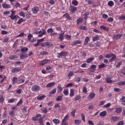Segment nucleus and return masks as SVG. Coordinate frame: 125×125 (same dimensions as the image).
<instances>
[{"label":"nucleus","mask_w":125,"mask_h":125,"mask_svg":"<svg viewBox=\"0 0 125 125\" xmlns=\"http://www.w3.org/2000/svg\"><path fill=\"white\" fill-rule=\"evenodd\" d=\"M4 102V99L3 98V96L1 95V97L0 98V103L2 104Z\"/></svg>","instance_id":"nucleus-56"},{"label":"nucleus","mask_w":125,"mask_h":125,"mask_svg":"<svg viewBox=\"0 0 125 125\" xmlns=\"http://www.w3.org/2000/svg\"><path fill=\"white\" fill-rule=\"evenodd\" d=\"M40 89H41V88L39 86L37 85H33L31 88L32 91H34V92H37V91H40Z\"/></svg>","instance_id":"nucleus-5"},{"label":"nucleus","mask_w":125,"mask_h":125,"mask_svg":"<svg viewBox=\"0 0 125 125\" xmlns=\"http://www.w3.org/2000/svg\"><path fill=\"white\" fill-rule=\"evenodd\" d=\"M19 71H21L20 67H15L12 69L11 72L12 73H18V72H19Z\"/></svg>","instance_id":"nucleus-15"},{"label":"nucleus","mask_w":125,"mask_h":125,"mask_svg":"<svg viewBox=\"0 0 125 125\" xmlns=\"http://www.w3.org/2000/svg\"><path fill=\"white\" fill-rule=\"evenodd\" d=\"M83 19L82 18H79L77 20V25H80L81 23H83Z\"/></svg>","instance_id":"nucleus-33"},{"label":"nucleus","mask_w":125,"mask_h":125,"mask_svg":"<svg viewBox=\"0 0 125 125\" xmlns=\"http://www.w3.org/2000/svg\"><path fill=\"white\" fill-rule=\"evenodd\" d=\"M99 115L100 117H105V116L107 115V112H106V111H104L103 112H100Z\"/></svg>","instance_id":"nucleus-32"},{"label":"nucleus","mask_w":125,"mask_h":125,"mask_svg":"<svg viewBox=\"0 0 125 125\" xmlns=\"http://www.w3.org/2000/svg\"><path fill=\"white\" fill-rule=\"evenodd\" d=\"M81 117L82 121H83L84 123H85V116H84V114H83V113L81 114Z\"/></svg>","instance_id":"nucleus-52"},{"label":"nucleus","mask_w":125,"mask_h":125,"mask_svg":"<svg viewBox=\"0 0 125 125\" xmlns=\"http://www.w3.org/2000/svg\"><path fill=\"white\" fill-rule=\"evenodd\" d=\"M88 124L89 125H94V123H93V121H92V120H89L88 121Z\"/></svg>","instance_id":"nucleus-64"},{"label":"nucleus","mask_w":125,"mask_h":125,"mask_svg":"<svg viewBox=\"0 0 125 125\" xmlns=\"http://www.w3.org/2000/svg\"><path fill=\"white\" fill-rule=\"evenodd\" d=\"M88 42H89V37H88V36H86L83 42V44H84V45H86V44L88 43Z\"/></svg>","instance_id":"nucleus-24"},{"label":"nucleus","mask_w":125,"mask_h":125,"mask_svg":"<svg viewBox=\"0 0 125 125\" xmlns=\"http://www.w3.org/2000/svg\"><path fill=\"white\" fill-rule=\"evenodd\" d=\"M28 50H29V48L26 47H22L21 49V51L22 53H23V52H27Z\"/></svg>","instance_id":"nucleus-20"},{"label":"nucleus","mask_w":125,"mask_h":125,"mask_svg":"<svg viewBox=\"0 0 125 125\" xmlns=\"http://www.w3.org/2000/svg\"><path fill=\"white\" fill-rule=\"evenodd\" d=\"M24 36H25V33H24V32H21L19 35L17 36L16 38H19V37L22 38V37H24Z\"/></svg>","instance_id":"nucleus-49"},{"label":"nucleus","mask_w":125,"mask_h":125,"mask_svg":"<svg viewBox=\"0 0 125 125\" xmlns=\"http://www.w3.org/2000/svg\"><path fill=\"white\" fill-rule=\"evenodd\" d=\"M32 38H33V36L32 34H30L27 36V41H30L32 40Z\"/></svg>","instance_id":"nucleus-53"},{"label":"nucleus","mask_w":125,"mask_h":125,"mask_svg":"<svg viewBox=\"0 0 125 125\" xmlns=\"http://www.w3.org/2000/svg\"><path fill=\"white\" fill-rule=\"evenodd\" d=\"M2 7L4 9H8L9 8H11V5L7 3L2 4Z\"/></svg>","instance_id":"nucleus-10"},{"label":"nucleus","mask_w":125,"mask_h":125,"mask_svg":"<svg viewBox=\"0 0 125 125\" xmlns=\"http://www.w3.org/2000/svg\"><path fill=\"white\" fill-rule=\"evenodd\" d=\"M100 29L101 30H104V31H109V28L104 25L101 26Z\"/></svg>","instance_id":"nucleus-29"},{"label":"nucleus","mask_w":125,"mask_h":125,"mask_svg":"<svg viewBox=\"0 0 125 125\" xmlns=\"http://www.w3.org/2000/svg\"><path fill=\"white\" fill-rule=\"evenodd\" d=\"M13 82H12V84H15L16 83L18 82V78H17V77H13Z\"/></svg>","instance_id":"nucleus-23"},{"label":"nucleus","mask_w":125,"mask_h":125,"mask_svg":"<svg viewBox=\"0 0 125 125\" xmlns=\"http://www.w3.org/2000/svg\"><path fill=\"white\" fill-rule=\"evenodd\" d=\"M74 95H75V90H74L73 89H70L69 96L70 97H73Z\"/></svg>","instance_id":"nucleus-22"},{"label":"nucleus","mask_w":125,"mask_h":125,"mask_svg":"<svg viewBox=\"0 0 125 125\" xmlns=\"http://www.w3.org/2000/svg\"><path fill=\"white\" fill-rule=\"evenodd\" d=\"M122 100V104L123 106H125V97L123 96L121 99Z\"/></svg>","instance_id":"nucleus-42"},{"label":"nucleus","mask_w":125,"mask_h":125,"mask_svg":"<svg viewBox=\"0 0 125 125\" xmlns=\"http://www.w3.org/2000/svg\"><path fill=\"white\" fill-rule=\"evenodd\" d=\"M72 76H74V72L73 71H70L69 73H68V78H70L71 77H72Z\"/></svg>","instance_id":"nucleus-55"},{"label":"nucleus","mask_w":125,"mask_h":125,"mask_svg":"<svg viewBox=\"0 0 125 125\" xmlns=\"http://www.w3.org/2000/svg\"><path fill=\"white\" fill-rule=\"evenodd\" d=\"M62 99L63 98H62V95L59 96L56 98V101H57V102L61 101Z\"/></svg>","instance_id":"nucleus-44"},{"label":"nucleus","mask_w":125,"mask_h":125,"mask_svg":"<svg viewBox=\"0 0 125 125\" xmlns=\"http://www.w3.org/2000/svg\"><path fill=\"white\" fill-rule=\"evenodd\" d=\"M47 33H48V34H52L53 33V29L52 28L48 29L47 30Z\"/></svg>","instance_id":"nucleus-45"},{"label":"nucleus","mask_w":125,"mask_h":125,"mask_svg":"<svg viewBox=\"0 0 125 125\" xmlns=\"http://www.w3.org/2000/svg\"><path fill=\"white\" fill-rule=\"evenodd\" d=\"M51 60L48 59H44L40 63V66H43L45 65V64H48L50 62H51Z\"/></svg>","instance_id":"nucleus-3"},{"label":"nucleus","mask_w":125,"mask_h":125,"mask_svg":"<svg viewBox=\"0 0 125 125\" xmlns=\"http://www.w3.org/2000/svg\"><path fill=\"white\" fill-rule=\"evenodd\" d=\"M63 93L64 95H65V96H67V95H69V90H68V89H64Z\"/></svg>","instance_id":"nucleus-34"},{"label":"nucleus","mask_w":125,"mask_h":125,"mask_svg":"<svg viewBox=\"0 0 125 125\" xmlns=\"http://www.w3.org/2000/svg\"><path fill=\"white\" fill-rule=\"evenodd\" d=\"M40 55H48V52L43 51L40 52Z\"/></svg>","instance_id":"nucleus-38"},{"label":"nucleus","mask_w":125,"mask_h":125,"mask_svg":"<svg viewBox=\"0 0 125 125\" xmlns=\"http://www.w3.org/2000/svg\"><path fill=\"white\" fill-rule=\"evenodd\" d=\"M113 54H108L105 56V58H112Z\"/></svg>","instance_id":"nucleus-62"},{"label":"nucleus","mask_w":125,"mask_h":125,"mask_svg":"<svg viewBox=\"0 0 125 125\" xmlns=\"http://www.w3.org/2000/svg\"><path fill=\"white\" fill-rule=\"evenodd\" d=\"M17 57V56L16 55H11L9 57V59L10 60H13V59H15Z\"/></svg>","instance_id":"nucleus-43"},{"label":"nucleus","mask_w":125,"mask_h":125,"mask_svg":"<svg viewBox=\"0 0 125 125\" xmlns=\"http://www.w3.org/2000/svg\"><path fill=\"white\" fill-rule=\"evenodd\" d=\"M119 85H125V81H121L118 83Z\"/></svg>","instance_id":"nucleus-60"},{"label":"nucleus","mask_w":125,"mask_h":125,"mask_svg":"<svg viewBox=\"0 0 125 125\" xmlns=\"http://www.w3.org/2000/svg\"><path fill=\"white\" fill-rule=\"evenodd\" d=\"M123 111V108L121 107H118L116 109L115 112L117 113V114H121L122 111Z\"/></svg>","instance_id":"nucleus-19"},{"label":"nucleus","mask_w":125,"mask_h":125,"mask_svg":"<svg viewBox=\"0 0 125 125\" xmlns=\"http://www.w3.org/2000/svg\"><path fill=\"white\" fill-rule=\"evenodd\" d=\"M19 14L20 16L23 17L24 18H25V12L21 11L19 13Z\"/></svg>","instance_id":"nucleus-47"},{"label":"nucleus","mask_w":125,"mask_h":125,"mask_svg":"<svg viewBox=\"0 0 125 125\" xmlns=\"http://www.w3.org/2000/svg\"><path fill=\"white\" fill-rule=\"evenodd\" d=\"M23 103V100L22 99H21L19 102L17 104V106H20V105H22V104Z\"/></svg>","instance_id":"nucleus-59"},{"label":"nucleus","mask_w":125,"mask_h":125,"mask_svg":"<svg viewBox=\"0 0 125 125\" xmlns=\"http://www.w3.org/2000/svg\"><path fill=\"white\" fill-rule=\"evenodd\" d=\"M27 58H28V55L26 53L20 55V59H21V60Z\"/></svg>","instance_id":"nucleus-14"},{"label":"nucleus","mask_w":125,"mask_h":125,"mask_svg":"<svg viewBox=\"0 0 125 125\" xmlns=\"http://www.w3.org/2000/svg\"><path fill=\"white\" fill-rule=\"evenodd\" d=\"M94 60V57H92L91 58H89L86 60V62L88 63H91L92 61Z\"/></svg>","instance_id":"nucleus-30"},{"label":"nucleus","mask_w":125,"mask_h":125,"mask_svg":"<svg viewBox=\"0 0 125 125\" xmlns=\"http://www.w3.org/2000/svg\"><path fill=\"white\" fill-rule=\"evenodd\" d=\"M113 21H114V18H113L110 17L107 20V22H113Z\"/></svg>","instance_id":"nucleus-63"},{"label":"nucleus","mask_w":125,"mask_h":125,"mask_svg":"<svg viewBox=\"0 0 125 125\" xmlns=\"http://www.w3.org/2000/svg\"><path fill=\"white\" fill-rule=\"evenodd\" d=\"M81 98H82V97H81V96H80V95H78L75 97V98L74 99V101L76 102V101H77V100H80V99H81Z\"/></svg>","instance_id":"nucleus-46"},{"label":"nucleus","mask_w":125,"mask_h":125,"mask_svg":"<svg viewBox=\"0 0 125 125\" xmlns=\"http://www.w3.org/2000/svg\"><path fill=\"white\" fill-rule=\"evenodd\" d=\"M44 98H45V95L41 96L37 98V100H42Z\"/></svg>","instance_id":"nucleus-54"},{"label":"nucleus","mask_w":125,"mask_h":125,"mask_svg":"<svg viewBox=\"0 0 125 125\" xmlns=\"http://www.w3.org/2000/svg\"><path fill=\"white\" fill-rule=\"evenodd\" d=\"M82 43V41H76L72 44V46H76L77 44H81Z\"/></svg>","instance_id":"nucleus-28"},{"label":"nucleus","mask_w":125,"mask_h":125,"mask_svg":"<svg viewBox=\"0 0 125 125\" xmlns=\"http://www.w3.org/2000/svg\"><path fill=\"white\" fill-rule=\"evenodd\" d=\"M42 117V114H37L35 116L33 117L32 118V120L34 121V122H36V121H38V118H41Z\"/></svg>","instance_id":"nucleus-12"},{"label":"nucleus","mask_w":125,"mask_h":125,"mask_svg":"<svg viewBox=\"0 0 125 125\" xmlns=\"http://www.w3.org/2000/svg\"><path fill=\"white\" fill-rule=\"evenodd\" d=\"M121 37H123V35L121 34H118L117 35L114 34L113 37V41H117L118 40H120Z\"/></svg>","instance_id":"nucleus-6"},{"label":"nucleus","mask_w":125,"mask_h":125,"mask_svg":"<svg viewBox=\"0 0 125 125\" xmlns=\"http://www.w3.org/2000/svg\"><path fill=\"white\" fill-rule=\"evenodd\" d=\"M56 84L55 82H51L46 84V87L47 88H50V87H52V86H54Z\"/></svg>","instance_id":"nucleus-11"},{"label":"nucleus","mask_w":125,"mask_h":125,"mask_svg":"<svg viewBox=\"0 0 125 125\" xmlns=\"http://www.w3.org/2000/svg\"><path fill=\"white\" fill-rule=\"evenodd\" d=\"M18 82L19 84L20 83H24L25 82V80L23 78H21V77L19 78Z\"/></svg>","instance_id":"nucleus-26"},{"label":"nucleus","mask_w":125,"mask_h":125,"mask_svg":"<svg viewBox=\"0 0 125 125\" xmlns=\"http://www.w3.org/2000/svg\"><path fill=\"white\" fill-rule=\"evenodd\" d=\"M41 46H42V47H45L47 46H49V47H51V46H53V44L48 42H45L44 43H41Z\"/></svg>","instance_id":"nucleus-2"},{"label":"nucleus","mask_w":125,"mask_h":125,"mask_svg":"<svg viewBox=\"0 0 125 125\" xmlns=\"http://www.w3.org/2000/svg\"><path fill=\"white\" fill-rule=\"evenodd\" d=\"M107 5H108L110 7H112V6H114V2L113 1H109L107 3Z\"/></svg>","instance_id":"nucleus-37"},{"label":"nucleus","mask_w":125,"mask_h":125,"mask_svg":"<svg viewBox=\"0 0 125 125\" xmlns=\"http://www.w3.org/2000/svg\"><path fill=\"white\" fill-rule=\"evenodd\" d=\"M89 14V13L86 12L84 14V20H87V18H88V15Z\"/></svg>","instance_id":"nucleus-48"},{"label":"nucleus","mask_w":125,"mask_h":125,"mask_svg":"<svg viewBox=\"0 0 125 125\" xmlns=\"http://www.w3.org/2000/svg\"><path fill=\"white\" fill-rule=\"evenodd\" d=\"M9 115L11 116V117H14V115H15V113H14V111L12 110L11 112H10L9 113Z\"/></svg>","instance_id":"nucleus-57"},{"label":"nucleus","mask_w":125,"mask_h":125,"mask_svg":"<svg viewBox=\"0 0 125 125\" xmlns=\"http://www.w3.org/2000/svg\"><path fill=\"white\" fill-rule=\"evenodd\" d=\"M39 35H38V37L39 38H42V36H44L45 34H46V31H45V29H42V30H40L39 31Z\"/></svg>","instance_id":"nucleus-4"},{"label":"nucleus","mask_w":125,"mask_h":125,"mask_svg":"<svg viewBox=\"0 0 125 125\" xmlns=\"http://www.w3.org/2000/svg\"><path fill=\"white\" fill-rule=\"evenodd\" d=\"M77 10H78V8L77 7L74 6H70V12H71V13H74V12H75Z\"/></svg>","instance_id":"nucleus-13"},{"label":"nucleus","mask_w":125,"mask_h":125,"mask_svg":"<svg viewBox=\"0 0 125 125\" xmlns=\"http://www.w3.org/2000/svg\"><path fill=\"white\" fill-rule=\"evenodd\" d=\"M32 10L33 14H37V13L39 12L40 9H39V7L35 6L34 7L32 8Z\"/></svg>","instance_id":"nucleus-9"},{"label":"nucleus","mask_w":125,"mask_h":125,"mask_svg":"<svg viewBox=\"0 0 125 125\" xmlns=\"http://www.w3.org/2000/svg\"><path fill=\"white\" fill-rule=\"evenodd\" d=\"M24 22V19L22 18H20L19 21L17 22V23L19 25H20L21 23H23Z\"/></svg>","instance_id":"nucleus-39"},{"label":"nucleus","mask_w":125,"mask_h":125,"mask_svg":"<svg viewBox=\"0 0 125 125\" xmlns=\"http://www.w3.org/2000/svg\"><path fill=\"white\" fill-rule=\"evenodd\" d=\"M120 120V117L118 116H113L111 117V121L113 122H118Z\"/></svg>","instance_id":"nucleus-16"},{"label":"nucleus","mask_w":125,"mask_h":125,"mask_svg":"<svg viewBox=\"0 0 125 125\" xmlns=\"http://www.w3.org/2000/svg\"><path fill=\"white\" fill-rule=\"evenodd\" d=\"M63 17H65L66 19H68V20H72V18L70 16L68 13H65L63 15Z\"/></svg>","instance_id":"nucleus-18"},{"label":"nucleus","mask_w":125,"mask_h":125,"mask_svg":"<svg viewBox=\"0 0 125 125\" xmlns=\"http://www.w3.org/2000/svg\"><path fill=\"white\" fill-rule=\"evenodd\" d=\"M57 89H58V92H62V90H63V88H62V86H61V84H58Z\"/></svg>","instance_id":"nucleus-25"},{"label":"nucleus","mask_w":125,"mask_h":125,"mask_svg":"<svg viewBox=\"0 0 125 125\" xmlns=\"http://www.w3.org/2000/svg\"><path fill=\"white\" fill-rule=\"evenodd\" d=\"M56 88H55L54 89H53L51 92L49 93V94L50 95H53L54 94H55L56 93Z\"/></svg>","instance_id":"nucleus-36"},{"label":"nucleus","mask_w":125,"mask_h":125,"mask_svg":"<svg viewBox=\"0 0 125 125\" xmlns=\"http://www.w3.org/2000/svg\"><path fill=\"white\" fill-rule=\"evenodd\" d=\"M42 112H43V113L44 114H46V113H47V109L45 107L43 108H42Z\"/></svg>","instance_id":"nucleus-61"},{"label":"nucleus","mask_w":125,"mask_h":125,"mask_svg":"<svg viewBox=\"0 0 125 125\" xmlns=\"http://www.w3.org/2000/svg\"><path fill=\"white\" fill-rule=\"evenodd\" d=\"M9 17L11 20H15V19H17V18H20V17L17 15H10Z\"/></svg>","instance_id":"nucleus-17"},{"label":"nucleus","mask_w":125,"mask_h":125,"mask_svg":"<svg viewBox=\"0 0 125 125\" xmlns=\"http://www.w3.org/2000/svg\"><path fill=\"white\" fill-rule=\"evenodd\" d=\"M72 3L73 5H74L75 6H78L79 4V2L77 0H73L72 1Z\"/></svg>","instance_id":"nucleus-31"},{"label":"nucleus","mask_w":125,"mask_h":125,"mask_svg":"<svg viewBox=\"0 0 125 125\" xmlns=\"http://www.w3.org/2000/svg\"><path fill=\"white\" fill-rule=\"evenodd\" d=\"M59 39L61 42L64 40V33H61L59 36Z\"/></svg>","instance_id":"nucleus-21"},{"label":"nucleus","mask_w":125,"mask_h":125,"mask_svg":"<svg viewBox=\"0 0 125 125\" xmlns=\"http://www.w3.org/2000/svg\"><path fill=\"white\" fill-rule=\"evenodd\" d=\"M74 123H75V125H80V123H82V121H81L80 120L76 119L74 121Z\"/></svg>","instance_id":"nucleus-51"},{"label":"nucleus","mask_w":125,"mask_h":125,"mask_svg":"<svg viewBox=\"0 0 125 125\" xmlns=\"http://www.w3.org/2000/svg\"><path fill=\"white\" fill-rule=\"evenodd\" d=\"M68 55V53L66 51H62L61 53L58 54L57 56L58 58H60L62 56H67Z\"/></svg>","instance_id":"nucleus-7"},{"label":"nucleus","mask_w":125,"mask_h":125,"mask_svg":"<svg viewBox=\"0 0 125 125\" xmlns=\"http://www.w3.org/2000/svg\"><path fill=\"white\" fill-rule=\"evenodd\" d=\"M69 120V115L67 114L62 120V125H69L67 121Z\"/></svg>","instance_id":"nucleus-1"},{"label":"nucleus","mask_w":125,"mask_h":125,"mask_svg":"<svg viewBox=\"0 0 125 125\" xmlns=\"http://www.w3.org/2000/svg\"><path fill=\"white\" fill-rule=\"evenodd\" d=\"M106 82L108 83H113V81L110 79V78H106Z\"/></svg>","instance_id":"nucleus-50"},{"label":"nucleus","mask_w":125,"mask_h":125,"mask_svg":"<svg viewBox=\"0 0 125 125\" xmlns=\"http://www.w3.org/2000/svg\"><path fill=\"white\" fill-rule=\"evenodd\" d=\"M53 122L55 125H58L60 123V121L58 119H55L53 120Z\"/></svg>","instance_id":"nucleus-41"},{"label":"nucleus","mask_w":125,"mask_h":125,"mask_svg":"<svg viewBox=\"0 0 125 125\" xmlns=\"http://www.w3.org/2000/svg\"><path fill=\"white\" fill-rule=\"evenodd\" d=\"M99 36L97 35L95 37H92V41L93 42H96V41H99Z\"/></svg>","instance_id":"nucleus-35"},{"label":"nucleus","mask_w":125,"mask_h":125,"mask_svg":"<svg viewBox=\"0 0 125 125\" xmlns=\"http://www.w3.org/2000/svg\"><path fill=\"white\" fill-rule=\"evenodd\" d=\"M112 58L110 60V62H113L117 60V57L114 54H112Z\"/></svg>","instance_id":"nucleus-27"},{"label":"nucleus","mask_w":125,"mask_h":125,"mask_svg":"<svg viewBox=\"0 0 125 125\" xmlns=\"http://www.w3.org/2000/svg\"><path fill=\"white\" fill-rule=\"evenodd\" d=\"M15 101V99L12 98L8 100V103H14Z\"/></svg>","instance_id":"nucleus-58"},{"label":"nucleus","mask_w":125,"mask_h":125,"mask_svg":"<svg viewBox=\"0 0 125 125\" xmlns=\"http://www.w3.org/2000/svg\"><path fill=\"white\" fill-rule=\"evenodd\" d=\"M95 93L94 92H91L88 96V99H90V100H92V99H94V98H95Z\"/></svg>","instance_id":"nucleus-8"},{"label":"nucleus","mask_w":125,"mask_h":125,"mask_svg":"<svg viewBox=\"0 0 125 125\" xmlns=\"http://www.w3.org/2000/svg\"><path fill=\"white\" fill-rule=\"evenodd\" d=\"M40 125H43V117H41L39 118Z\"/></svg>","instance_id":"nucleus-40"}]
</instances>
